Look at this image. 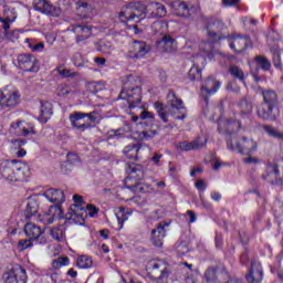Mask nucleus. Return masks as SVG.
I'll return each mask as SVG.
<instances>
[{"mask_svg": "<svg viewBox=\"0 0 283 283\" xmlns=\"http://www.w3.org/2000/svg\"><path fill=\"white\" fill-rule=\"evenodd\" d=\"M122 23H140L143 19H160L167 17L165 4L150 1L147 7L140 2H132L119 12Z\"/></svg>", "mask_w": 283, "mask_h": 283, "instance_id": "nucleus-1", "label": "nucleus"}, {"mask_svg": "<svg viewBox=\"0 0 283 283\" xmlns=\"http://www.w3.org/2000/svg\"><path fill=\"white\" fill-rule=\"evenodd\" d=\"M0 178L3 182H23L30 178V167L15 160H4L0 164Z\"/></svg>", "mask_w": 283, "mask_h": 283, "instance_id": "nucleus-2", "label": "nucleus"}, {"mask_svg": "<svg viewBox=\"0 0 283 283\" xmlns=\"http://www.w3.org/2000/svg\"><path fill=\"white\" fill-rule=\"evenodd\" d=\"M85 218H87L85 199L81 195H73V203L70 206L67 213H65V220H69L72 224H83Z\"/></svg>", "mask_w": 283, "mask_h": 283, "instance_id": "nucleus-3", "label": "nucleus"}, {"mask_svg": "<svg viewBox=\"0 0 283 283\" xmlns=\"http://www.w3.org/2000/svg\"><path fill=\"white\" fill-rule=\"evenodd\" d=\"M21 92L14 86L0 88V109H17L21 105Z\"/></svg>", "mask_w": 283, "mask_h": 283, "instance_id": "nucleus-4", "label": "nucleus"}, {"mask_svg": "<svg viewBox=\"0 0 283 283\" xmlns=\"http://www.w3.org/2000/svg\"><path fill=\"white\" fill-rule=\"evenodd\" d=\"M168 106H163L160 103H155V109L159 114V117L164 123H167V116H169V112L176 114V112L184 109L182 101L176 97V94L169 93L168 96Z\"/></svg>", "mask_w": 283, "mask_h": 283, "instance_id": "nucleus-5", "label": "nucleus"}, {"mask_svg": "<svg viewBox=\"0 0 283 283\" xmlns=\"http://www.w3.org/2000/svg\"><path fill=\"white\" fill-rule=\"evenodd\" d=\"M65 220V213L61 206H51L46 211L38 216V221L42 224H53L56 220Z\"/></svg>", "mask_w": 283, "mask_h": 283, "instance_id": "nucleus-6", "label": "nucleus"}, {"mask_svg": "<svg viewBox=\"0 0 283 283\" xmlns=\"http://www.w3.org/2000/svg\"><path fill=\"white\" fill-rule=\"evenodd\" d=\"M9 132L13 136H33L36 134L34 124L21 119L12 122Z\"/></svg>", "mask_w": 283, "mask_h": 283, "instance_id": "nucleus-7", "label": "nucleus"}, {"mask_svg": "<svg viewBox=\"0 0 283 283\" xmlns=\"http://www.w3.org/2000/svg\"><path fill=\"white\" fill-rule=\"evenodd\" d=\"M4 283H28V272L21 265H17L3 273Z\"/></svg>", "mask_w": 283, "mask_h": 283, "instance_id": "nucleus-8", "label": "nucleus"}, {"mask_svg": "<svg viewBox=\"0 0 283 283\" xmlns=\"http://www.w3.org/2000/svg\"><path fill=\"white\" fill-rule=\"evenodd\" d=\"M40 198H42V202H50L51 205H55V207H61L63 202H65V192L61 189L50 188L44 192L40 193Z\"/></svg>", "mask_w": 283, "mask_h": 283, "instance_id": "nucleus-9", "label": "nucleus"}, {"mask_svg": "<svg viewBox=\"0 0 283 283\" xmlns=\"http://www.w3.org/2000/svg\"><path fill=\"white\" fill-rule=\"evenodd\" d=\"M14 21H17V14L12 11H10V13L7 12L6 18L0 17V23H2V28L4 30V36L9 41H17V39H19V34H21V30L19 29L13 31H8L10 30V25H12Z\"/></svg>", "mask_w": 283, "mask_h": 283, "instance_id": "nucleus-10", "label": "nucleus"}, {"mask_svg": "<svg viewBox=\"0 0 283 283\" xmlns=\"http://www.w3.org/2000/svg\"><path fill=\"white\" fill-rule=\"evenodd\" d=\"M151 52V46L146 42L135 41L130 44L128 51L129 59H145Z\"/></svg>", "mask_w": 283, "mask_h": 283, "instance_id": "nucleus-11", "label": "nucleus"}, {"mask_svg": "<svg viewBox=\"0 0 283 283\" xmlns=\"http://www.w3.org/2000/svg\"><path fill=\"white\" fill-rule=\"evenodd\" d=\"M24 233L30 240L39 242V244H45V242H48L44 235V231L41 229V227L32 222H29L24 226Z\"/></svg>", "mask_w": 283, "mask_h": 283, "instance_id": "nucleus-12", "label": "nucleus"}, {"mask_svg": "<svg viewBox=\"0 0 283 283\" xmlns=\"http://www.w3.org/2000/svg\"><path fill=\"white\" fill-rule=\"evenodd\" d=\"M34 8L49 17H61V8L50 4L46 0H34Z\"/></svg>", "mask_w": 283, "mask_h": 283, "instance_id": "nucleus-13", "label": "nucleus"}, {"mask_svg": "<svg viewBox=\"0 0 283 283\" xmlns=\"http://www.w3.org/2000/svg\"><path fill=\"white\" fill-rule=\"evenodd\" d=\"M18 63L24 72H39V60L32 55H20L18 57Z\"/></svg>", "mask_w": 283, "mask_h": 283, "instance_id": "nucleus-14", "label": "nucleus"}, {"mask_svg": "<svg viewBox=\"0 0 283 283\" xmlns=\"http://www.w3.org/2000/svg\"><path fill=\"white\" fill-rule=\"evenodd\" d=\"M94 112L90 113V114H85V113H74L72 115H70V120H71V125L73 127H77L80 129V132H85V129H87L90 127L88 124H81L78 123V120H83V118H90L91 123H95L96 117L94 116Z\"/></svg>", "mask_w": 283, "mask_h": 283, "instance_id": "nucleus-15", "label": "nucleus"}, {"mask_svg": "<svg viewBox=\"0 0 283 283\" xmlns=\"http://www.w3.org/2000/svg\"><path fill=\"white\" fill-rule=\"evenodd\" d=\"M41 205H45V203L43 202V199L41 198L40 193L29 197L27 200V209H25V213L28 218H32V216H36V213H39V207H41Z\"/></svg>", "mask_w": 283, "mask_h": 283, "instance_id": "nucleus-16", "label": "nucleus"}, {"mask_svg": "<svg viewBox=\"0 0 283 283\" xmlns=\"http://www.w3.org/2000/svg\"><path fill=\"white\" fill-rule=\"evenodd\" d=\"M169 226V222H161L151 231V241L155 247H163V239L166 238Z\"/></svg>", "mask_w": 283, "mask_h": 283, "instance_id": "nucleus-17", "label": "nucleus"}, {"mask_svg": "<svg viewBox=\"0 0 283 283\" xmlns=\"http://www.w3.org/2000/svg\"><path fill=\"white\" fill-rule=\"evenodd\" d=\"M264 280V271L262 264L258 261H252L249 270V282L260 283Z\"/></svg>", "mask_w": 283, "mask_h": 283, "instance_id": "nucleus-18", "label": "nucleus"}, {"mask_svg": "<svg viewBox=\"0 0 283 283\" xmlns=\"http://www.w3.org/2000/svg\"><path fill=\"white\" fill-rule=\"evenodd\" d=\"M157 50L161 53H169L174 52L176 48H178V44L176 43V40L171 38V35H164L161 40L157 41Z\"/></svg>", "mask_w": 283, "mask_h": 283, "instance_id": "nucleus-19", "label": "nucleus"}, {"mask_svg": "<svg viewBox=\"0 0 283 283\" xmlns=\"http://www.w3.org/2000/svg\"><path fill=\"white\" fill-rule=\"evenodd\" d=\"M249 145V140L247 136L239 137L238 139H229L228 148L232 151H238V154L244 155L247 154V147Z\"/></svg>", "mask_w": 283, "mask_h": 283, "instance_id": "nucleus-20", "label": "nucleus"}, {"mask_svg": "<svg viewBox=\"0 0 283 283\" xmlns=\"http://www.w3.org/2000/svg\"><path fill=\"white\" fill-rule=\"evenodd\" d=\"M70 30L75 33L77 43H81V41H85V39H90V36H92V27L90 25L76 24Z\"/></svg>", "mask_w": 283, "mask_h": 283, "instance_id": "nucleus-21", "label": "nucleus"}, {"mask_svg": "<svg viewBox=\"0 0 283 283\" xmlns=\"http://www.w3.org/2000/svg\"><path fill=\"white\" fill-rule=\"evenodd\" d=\"M256 114L262 120H275L277 118V114L273 112V106L269 104L258 106Z\"/></svg>", "mask_w": 283, "mask_h": 283, "instance_id": "nucleus-22", "label": "nucleus"}, {"mask_svg": "<svg viewBox=\"0 0 283 283\" xmlns=\"http://www.w3.org/2000/svg\"><path fill=\"white\" fill-rule=\"evenodd\" d=\"M205 145H207V138L199 137L197 140L192 143H179L177 145V149H179V151H191V149H200V147H205Z\"/></svg>", "mask_w": 283, "mask_h": 283, "instance_id": "nucleus-23", "label": "nucleus"}, {"mask_svg": "<svg viewBox=\"0 0 283 283\" xmlns=\"http://www.w3.org/2000/svg\"><path fill=\"white\" fill-rule=\"evenodd\" d=\"M169 7L172 10V13L177 17H189L190 10L187 3L181 0H175L169 3Z\"/></svg>", "mask_w": 283, "mask_h": 283, "instance_id": "nucleus-24", "label": "nucleus"}, {"mask_svg": "<svg viewBox=\"0 0 283 283\" xmlns=\"http://www.w3.org/2000/svg\"><path fill=\"white\" fill-rule=\"evenodd\" d=\"M220 82L213 80V78H208L205 82V85H202L201 87V94L202 96H205L207 98V96H211L213 94H216V92H218V90H220Z\"/></svg>", "mask_w": 283, "mask_h": 283, "instance_id": "nucleus-25", "label": "nucleus"}, {"mask_svg": "<svg viewBox=\"0 0 283 283\" xmlns=\"http://www.w3.org/2000/svg\"><path fill=\"white\" fill-rule=\"evenodd\" d=\"M140 87L123 88L122 98H128L129 103H140Z\"/></svg>", "mask_w": 283, "mask_h": 283, "instance_id": "nucleus-26", "label": "nucleus"}, {"mask_svg": "<svg viewBox=\"0 0 283 283\" xmlns=\"http://www.w3.org/2000/svg\"><path fill=\"white\" fill-rule=\"evenodd\" d=\"M128 174L126 181L129 182V180H143L145 176V170H143V166L138 164H132L128 167Z\"/></svg>", "mask_w": 283, "mask_h": 283, "instance_id": "nucleus-27", "label": "nucleus"}, {"mask_svg": "<svg viewBox=\"0 0 283 283\" xmlns=\"http://www.w3.org/2000/svg\"><path fill=\"white\" fill-rule=\"evenodd\" d=\"M134 214V210L129 209V208H118L117 211L115 212L117 222L119 224V229L123 228V224H125V222H127V220H129V218H132V216Z\"/></svg>", "mask_w": 283, "mask_h": 283, "instance_id": "nucleus-28", "label": "nucleus"}, {"mask_svg": "<svg viewBox=\"0 0 283 283\" xmlns=\"http://www.w3.org/2000/svg\"><path fill=\"white\" fill-rule=\"evenodd\" d=\"M52 103L50 102H41V108H40V116L39 120L40 123H48L50 118L52 117Z\"/></svg>", "mask_w": 283, "mask_h": 283, "instance_id": "nucleus-29", "label": "nucleus"}, {"mask_svg": "<svg viewBox=\"0 0 283 283\" xmlns=\"http://www.w3.org/2000/svg\"><path fill=\"white\" fill-rule=\"evenodd\" d=\"M237 127H240V122H229L227 119H221L219 122V132L220 134H231L235 132Z\"/></svg>", "mask_w": 283, "mask_h": 283, "instance_id": "nucleus-30", "label": "nucleus"}, {"mask_svg": "<svg viewBox=\"0 0 283 283\" xmlns=\"http://www.w3.org/2000/svg\"><path fill=\"white\" fill-rule=\"evenodd\" d=\"M157 135V130H133L130 134V138H133L134 140H151V138H154Z\"/></svg>", "mask_w": 283, "mask_h": 283, "instance_id": "nucleus-31", "label": "nucleus"}, {"mask_svg": "<svg viewBox=\"0 0 283 283\" xmlns=\"http://www.w3.org/2000/svg\"><path fill=\"white\" fill-rule=\"evenodd\" d=\"M48 231H49L50 235L53 238V240H56V242H65V227L64 226L49 228Z\"/></svg>", "mask_w": 283, "mask_h": 283, "instance_id": "nucleus-32", "label": "nucleus"}, {"mask_svg": "<svg viewBox=\"0 0 283 283\" xmlns=\"http://www.w3.org/2000/svg\"><path fill=\"white\" fill-rule=\"evenodd\" d=\"M277 176H280V170H277V166L273 164L268 165L263 178L265 180H269V182H275L277 180Z\"/></svg>", "mask_w": 283, "mask_h": 283, "instance_id": "nucleus-33", "label": "nucleus"}, {"mask_svg": "<svg viewBox=\"0 0 283 283\" xmlns=\"http://www.w3.org/2000/svg\"><path fill=\"white\" fill-rule=\"evenodd\" d=\"M263 101L265 105L273 107V105L277 104V93L271 90L263 92Z\"/></svg>", "mask_w": 283, "mask_h": 283, "instance_id": "nucleus-34", "label": "nucleus"}, {"mask_svg": "<svg viewBox=\"0 0 283 283\" xmlns=\"http://www.w3.org/2000/svg\"><path fill=\"white\" fill-rule=\"evenodd\" d=\"M92 264H94V261L88 255H80L76 260L78 269H92Z\"/></svg>", "mask_w": 283, "mask_h": 283, "instance_id": "nucleus-35", "label": "nucleus"}, {"mask_svg": "<svg viewBox=\"0 0 283 283\" xmlns=\"http://www.w3.org/2000/svg\"><path fill=\"white\" fill-rule=\"evenodd\" d=\"M263 130L268 134V136H271L272 138H276L277 140H283V133L280 132V129L271 125H264Z\"/></svg>", "mask_w": 283, "mask_h": 283, "instance_id": "nucleus-36", "label": "nucleus"}, {"mask_svg": "<svg viewBox=\"0 0 283 283\" xmlns=\"http://www.w3.org/2000/svg\"><path fill=\"white\" fill-rule=\"evenodd\" d=\"M138 151H140V148L137 145H129L124 148V155L126 158H130L133 160L138 158Z\"/></svg>", "mask_w": 283, "mask_h": 283, "instance_id": "nucleus-37", "label": "nucleus"}, {"mask_svg": "<svg viewBox=\"0 0 283 283\" xmlns=\"http://www.w3.org/2000/svg\"><path fill=\"white\" fill-rule=\"evenodd\" d=\"M254 63L259 67H262V70H264V72H269V70H271V62L269 61V59H266L262 55H256L254 57Z\"/></svg>", "mask_w": 283, "mask_h": 283, "instance_id": "nucleus-38", "label": "nucleus"}, {"mask_svg": "<svg viewBox=\"0 0 283 283\" xmlns=\"http://www.w3.org/2000/svg\"><path fill=\"white\" fill-rule=\"evenodd\" d=\"M231 50H235V52H242L244 48H247V39L244 38H237L230 44Z\"/></svg>", "mask_w": 283, "mask_h": 283, "instance_id": "nucleus-39", "label": "nucleus"}, {"mask_svg": "<svg viewBox=\"0 0 283 283\" xmlns=\"http://www.w3.org/2000/svg\"><path fill=\"white\" fill-rule=\"evenodd\" d=\"M63 266H70V258L67 256H60L52 262V269L59 270L63 269Z\"/></svg>", "mask_w": 283, "mask_h": 283, "instance_id": "nucleus-40", "label": "nucleus"}, {"mask_svg": "<svg viewBox=\"0 0 283 283\" xmlns=\"http://www.w3.org/2000/svg\"><path fill=\"white\" fill-rule=\"evenodd\" d=\"M6 227H7V233H9V235H17V227H19V222H17L15 218H11L6 222Z\"/></svg>", "mask_w": 283, "mask_h": 283, "instance_id": "nucleus-41", "label": "nucleus"}, {"mask_svg": "<svg viewBox=\"0 0 283 283\" xmlns=\"http://www.w3.org/2000/svg\"><path fill=\"white\" fill-rule=\"evenodd\" d=\"M124 136H127V130H125V128L111 129L107 132V138L109 140H113L114 138H123Z\"/></svg>", "mask_w": 283, "mask_h": 283, "instance_id": "nucleus-42", "label": "nucleus"}, {"mask_svg": "<svg viewBox=\"0 0 283 283\" xmlns=\"http://www.w3.org/2000/svg\"><path fill=\"white\" fill-rule=\"evenodd\" d=\"M48 275L53 283H63V279L61 277V271L55 270L54 268L48 271Z\"/></svg>", "mask_w": 283, "mask_h": 283, "instance_id": "nucleus-43", "label": "nucleus"}, {"mask_svg": "<svg viewBox=\"0 0 283 283\" xmlns=\"http://www.w3.org/2000/svg\"><path fill=\"white\" fill-rule=\"evenodd\" d=\"M32 239H22L18 242V249L19 251H25V249H32L33 243H32Z\"/></svg>", "mask_w": 283, "mask_h": 283, "instance_id": "nucleus-44", "label": "nucleus"}, {"mask_svg": "<svg viewBox=\"0 0 283 283\" xmlns=\"http://www.w3.org/2000/svg\"><path fill=\"white\" fill-rule=\"evenodd\" d=\"M85 211L86 216H88L90 218H95L98 214L99 209L96 206L88 203L85 207Z\"/></svg>", "mask_w": 283, "mask_h": 283, "instance_id": "nucleus-45", "label": "nucleus"}, {"mask_svg": "<svg viewBox=\"0 0 283 283\" xmlns=\"http://www.w3.org/2000/svg\"><path fill=\"white\" fill-rule=\"evenodd\" d=\"M230 74L234 76V78H239V81H244V73L238 66H231Z\"/></svg>", "mask_w": 283, "mask_h": 283, "instance_id": "nucleus-46", "label": "nucleus"}, {"mask_svg": "<svg viewBox=\"0 0 283 283\" xmlns=\"http://www.w3.org/2000/svg\"><path fill=\"white\" fill-rule=\"evenodd\" d=\"M27 43L29 44L31 52H43L45 49V44H43V42L32 44L30 43V40H27Z\"/></svg>", "mask_w": 283, "mask_h": 283, "instance_id": "nucleus-47", "label": "nucleus"}, {"mask_svg": "<svg viewBox=\"0 0 283 283\" xmlns=\"http://www.w3.org/2000/svg\"><path fill=\"white\" fill-rule=\"evenodd\" d=\"M57 96L65 97L70 94V87L65 84H60L56 88Z\"/></svg>", "mask_w": 283, "mask_h": 283, "instance_id": "nucleus-48", "label": "nucleus"}, {"mask_svg": "<svg viewBox=\"0 0 283 283\" xmlns=\"http://www.w3.org/2000/svg\"><path fill=\"white\" fill-rule=\"evenodd\" d=\"M200 74H201V71L198 66L193 65L188 75H189V78H191V81H196V78H200Z\"/></svg>", "mask_w": 283, "mask_h": 283, "instance_id": "nucleus-49", "label": "nucleus"}, {"mask_svg": "<svg viewBox=\"0 0 283 283\" xmlns=\"http://www.w3.org/2000/svg\"><path fill=\"white\" fill-rule=\"evenodd\" d=\"M66 160L69 165H78L81 163V159L78 158V155L74 153H70L66 156Z\"/></svg>", "mask_w": 283, "mask_h": 283, "instance_id": "nucleus-50", "label": "nucleus"}, {"mask_svg": "<svg viewBox=\"0 0 283 283\" xmlns=\"http://www.w3.org/2000/svg\"><path fill=\"white\" fill-rule=\"evenodd\" d=\"M176 251H177L178 255L180 258H182V255H187V253H189V248H187V245L185 243H179L176 247Z\"/></svg>", "mask_w": 283, "mask_h": 283, "instance_id": "nucleus-51", "label": "nucleus"}, {"mask_svg": "<svg viewBox=\"0 0 283 283\" xmlns=\"http://www.w3.org/2000/svg\"><path fill=\"white\" fill-rule=\"evenodd\" d=\"M249 167L252 171H258V167H260V160L258 157H249Z\"/></svg>", "mask_w": 283, "mask_h": 283, "instance_id": "nucleus-52", "label": "nucleus"}, {"mask_svg": "<svg viewBox=\"0 0 283 283\" xmlns=\"http://www.w3.org/2000/svg\"><path fill=\"white\" fill-rule=\"evenodd\" d=\"M200 50L202 52H205L209 56V59H211V53L210 52H211V50H213V44L211 42L202 43L200 45Z\"/></svg>", "mask_w": 283, "mask_h": 283, "instance_id": "nucleus-53", "label": "nucleus"}, {"mask_svg": "<svg viewBox=\"0 0 283 283\" xmlns=\"http://www.w3.org/2000/svg\"><path fill=\"white\" fill-rule=\"evenodd\" d=\"M153 28L154 30H157V32H160L163 34L167 30L168 25L167 22H157L154 24Z\"/></svg>", "mask_w": 283, "mask_h": 283, "instance_id": "nucleus-54", "label": "nucleus"}, {"mask_svg": "<svg viewBox=\"0 0 283 283\" xmlns=\"http://www.w3.org/2000/svg\"><path fill=\"white\" fill-rule=\"evenodd\" d=\"M273 64H274V67H276L277 70H282V59L280 57L279 52H275L273 54Z\"/></svg>", "mask_w": 283, "mask_h": 283, "instance_id": "nucleus-55", "label": "nucleus"}, {"mask_svg": "<svg viewBox=\"0 0 283 283\" xmlns=\"http://www.w3.org/2000/svg\"><path fill=\"white\" fill-rule=\"evenodd\" d=\"M77 9L81 10L82 12H90V10H92V7H90L85 2H77Z\"/></svg>", "mask_w": 283, "mask_h": 283, "instance_id": "nucleus-56", "label": "nucleus"}, {"mask_svg": "<svg viewBox=\"0 0 283 283\" xmlns=\"http://www.w3.org/2000/svg\"><path fill=\"white\" fill-rule=\"evenodd\" d=\"M196 189H198V191H202L203 192L207 189V184L205 182V180L199 179L196 182Z\"/></svg>", "mask_w": 283, "mask_h": 283, "instance_id": "nucleus-57", "label": "nucleus"}, {"mask_svg": "<svg viewBox=\"0 0 283 283\" xmlns=\"http://www.w3.org/2000/svg\"><path fill=\"white\" fill-rule=\"evenodd\" d=\"M147 266L153 270L160 269V266H163V261H150Z\"/></svg>", "mask_w": 283, "mask_h": 283, "instance_id": "nucleus-58", "label": "nucleus"}, {"mask_svg": "<svg viewBox=\"0 0 283 283\" xmlns=\"http://www.w3.org/2000/svg\"><path fill=\"white\" fill-rule=\"evenodd\" d=\"M45 39L48 43L52 44L54 41H56V33L55 32H49L45 34Z\"/></svg>", "mask_w": 283, "mask_h": 283, "instance_id": "nucleus-59", "label": "nucleus"}, {"mask_svg": "<svg viewBox=\"0 0 283 283\" xmlns=\"http://www.w3.org/2000/svg\"><path fill=\"white\" fill-rule=\"evenodd\" d=\"M139 118H142V120H145L147 118L154 119V113H151L149 111H144V112H142Z\"/></svg>", "mask_w": 283, "mask_h": 283, "instance_id": "nucleus-60", "label": "nucleus"}, {"mask_svg": "<svg viewBox=\"0 0 283 283\" xmlns=\"http://www.w3.org/2000/svg\"><path fill=\"white\" fill-rule=\"evenodd\" d=\"M13 147H23L28 142L25 139H14L11 142Z\"/></svg>", "mask_w": 283, "mask_h": 283, "instance_id": "nucleus-61", "label": "nucleus"}, {"mask_svg": "<svg viewBox=\"0 0 283 283\" xmlns=\"http://www.w3.org/2000/svg\"><path fill=\"white\" fill-rule=\"evenodd\" d=\"M187 216L189 218L190 223H193V222H196V220H198V218L196 217V212H193L191 210L187 211Z\"/></svg>", "mask_w": 283, "mask_h": 283, "instance_id": "nucleus-62", "label": "nucleus"}, {"mask_svg": "<svg viewBox=\"0 0 283 283\" xmlns=\"http://www.w3.org/2000/svg\"><path fill=\"white\" fill-rule=\"evenodd\" d=\"M130 191H134L135 193H140V191H144L143 185L137 184L133 187H129Z\"/></svg>", "mask_w": 283, "mask_h": 283, "instance_id": "nucleus-63", "label": "nucleus"}, {"mask_svg": "<svg viewBox=\"0 0 283 283\" xmlns=\"http://www.w3.org/2000/svg\"><path fill=\"white\" fill-rule=\"evenodd\" d=\"M57 72L60 76H63L64 78H67V76H72V74H70V70L57 69Z\"/></svg>", "mask_w": 283, "mask_h": 283, "instance_id": "nucleus-64", "label": "nucleus"}]
</instances>
